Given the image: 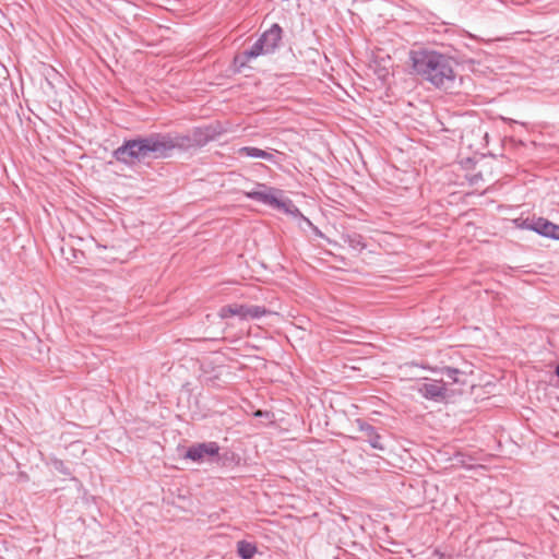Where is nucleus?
Listing matches in <instances>:
<instances>
[{
	"label": "nucleus",
	"mask_w": 559,
	"mask_h": 559,
	"mask_svg": "<svg viewBox=\"0 0 559 559\" xmlns=\"http://www.w3.org/2000/svg\"><path fill=\"white\" fill-rule=\"evenodd\" d=\"M356 425L358 429L366 435L367 441L371 448L380 451H383L385 449L384 444L381 441V436L377 432L376 428L372 425L362 419H356Z\"/></svg>",
	"instance_id": "nucleus-9"
},
{
	"label": "nucleus",
	"mask_w": 559,
	"mask_h": 559,
	"mask_svg": "<svg viewBox=\"0 0 559 559\" xmlns=\"http://www.w3.org/2000/svg\"><path fill=\"white\" fill-rule=\"evenodd\" d=\"M441 373L444 377H447L452 383H461V384L465 383V380L462 379V377L464 376V372L457 368L443 367L441 369Z\"/></svg>",
	"instance_id": "nucleus-15"
},
{
	"label": "nucleus",
	"mask_w": 559,
	"mask_h": 559,
	"mask_svg": "<svg viewBox=\"0 0 559 559\" xmlns=\"http://www.w3.org/2000/svg\"><path fill=\"white\" fill-rule=\"evenodd\" d=\"M267 53L269 52L265 50L263 46V41H261L260 38H258L249 49H246L240 55L235 57V62L240 67H243L251 59Z\"/></svg>",
	"instance_id": "nucleus-10"
},
{
	"label": "nucleus",
	"mask_w": 559,
	"mask_h": 559,
	"mask_svg": "<svg viewBox=\"0 0 559 559\" xmlns=\"http://www.w3.org/2000/svg\"><path fill=\"white\" fill-rule=\"evenodd\" d=\"M219 445L214 442L197 443L188 448L185 457L193 462H203L205 457L218 456Z\"/></svg>",
	"instance_id": "nucleus-6"
},
{
	"label": "nucleus",
	"mask_w": 559,
	"mask_h": 559,
	"mask_svg": "<svg viewBox=\"0 0 559 559\" xmlns=\"http://www.w3.org/2000/svg\"><path fill=\"white\" fill-rule=\"evenodd\" d=\"M245 195L250 200L282 211L294 218L300 219L304 215L290 199L283 198L282 190L267 187L264 183H257L255 189L245 192Z\"/></svg>",
	"instance_id": "nucleus-3"
},
{
	"label": "nucleus",
	"mask_w": 559,
	"mask_h": 559,
	"mask_svg": "<svg viewBox=\"0 0 559 559\" xmlns=\"http://www.w3.org/2000/svg\"><path fill=\"white\" fill-rule=\"evenodd\" d=\"M313 234L320 238H324V234L316 226L313 225V227H311Z\"/></svg>",
	"instance_id": "nucleus-19"
},
{
	"label": "nucleus",
	"mask_w": 559,
	"mask_h": 559,
	"mask_svg": "<svg viewBox=\"0 0 559 559\" xmlns=\"http://www.w3.org/2000/svg\"><path fill=\"white\" fill-rule=\"evenodd\" d=\"M447 386L442 380L425 379L417 386V392L429 401L441 402L447 397Z\"/></svg>",
	"instance_id": "nucleus-5"
},
{
	"label": "nucleus",
	"mask_w": 559,
	"mask_h": 559,
	"mask_svg": "<svg viewBox=\"0 0 559 559\" xmlns=\"http://www.w3.org/2000/svg\"><path fill=\"white\" fill-rule=\"evenodd\" d=\"M53 465H55V468L57 471H59L60 473H62L64 475H69L70 474L69 469L66 467V465H64V463L62 461L56 460L53 462Z\"/></svg>",
	"instance_id": "nucleus-17"
},
{
	"label": "nucleus",
	"mask_w": 559,
	"mask_h": 559,
	"mask_svg": "<svg viewBox=\"0 0 559 559\" xmlns=\"http://www.w3.org/2000/svg\"><path fill=\"white\" fill-rule=\"evenodd\" d=\"M221 319H228L231 317H238L241 320H246V305H227L223 306L218 311Z\"/></svg>",
	"instance_id": "nucleus-12"
},
{
	"label": "nucleus",
	"mask_w": 559,
	"mask_h": 559,
	"mask_svg": "<svg viewBox=\"0 0 559 559\" xmlns=\"http://www.w3.org/2000/svg\"><path fill=\"white\" fill-rule=\"evenodd\" d=\"M302 224H305V226H308L309 228L313 227L312 222L308 217H306L305 215H302V217L299 219V227L301 229H305Z\"/></svg>",
	"instance_id": "nucleus-18"
},
{
	"label": "nucleus",
	"mask_w": 559,
	"mask_h": 559,
	"mask_svg": "<svg viewBox=\"0 0 559 559\" xmlns=\"http://www.w3.org/2000/svg\"><path fill=\"white\" fill-rule=\"evenodd\" d=\"M174 150L171 133H151L124 140L122 145L114 151V157L127 166H134L147 159L168 158Z\"/></svg>",
	"instance_id": "nucleus-1"
},
{
	"label": "nucleus",
	"mask_w": 559,
	"mask_h": 559,
	"mask_svg": "<svg viewBox=\"0 0 559 559\" xmlns=\"http://www.w3.org/2000/svg\"><path fill=\"white\" fill-rule=\"evenodd\" d=\"M238 153L240 156H246V157H251V158H260V159H265L271 163H275V156L272 153L261 150L259 147L243 146V147L239 148Z\"/></svg>",
	"instance_id": "nucleus-11"
},
{
	"label": "nucleus",
	"mask_w": 559,
	"mask_h": 559,
	"mask_svg": "<svg viewBox=\"0 0 559 559\" xmlns=\"http://www.w3.org/2000/svg\"><path fill=\"white\" fill-rule=\"evenodd\" d=\"M270 311L262 306H246V320L248 319H260L266 314H269Z\"/></svg>",
	"instance_id": "nucleus-16"
},
{
	"label": "nucleus",
	"mask_w": 559,
	"mask_h": 559,
	"mask_svg": "<svg viewBox=\"0 0 559 559\" xmlns=\"http://www.w3.org/2000/svg\"><path fill=\"white\" fill-rule=\"evenodd\" d=\"M221 134L218 127L204 126L193 128L188 134L171 133L175 150L187 151L192 147H201L215 140Z\"/></svg>",
	"instance_id": "nucleus-4"
},
{
	"label": "nucleus",
	"mask_w": 559,
	"mask_h": 559,
	"mask_svg": "<svg viewBox=\"0 0 559 559\" xmlns=\"http://www.w3.org/2000/svg\"><path fill=\"white\" fill-rule=\"evenodd\" d=\"M525 227L540 236L559 240V225L544 217L533 218L530 223L525 222Z\"/></svg>",
	"instance_id": "nucleus-7"
},
{
	"label": "nucleus",
	"mask_w": 559,
	"mask_h": 559,
	"mask_svg": "<svg viewBox=\"0 0 559 559\" xmlns=\"http://www.w3.org/2000/svg\"><path fill=\"white\" fill-rule=\"evenodd\" d=\"M282 33V27L275 23L259 37L269 53H273L278 48Z\"/></svg>",
	"instance_id": "nucleus-8"
},
{
	"label": "nucleus",
	"mask_w": 559,
	"mask_h": 559,
	"mask_svg": "<svg viewBox=\"0 0 559 559\" xmlns=\"http://www.w3.org/2000/svg\"><path fill=\"white\" fill-rule=\"evenodd\" d=\"M343 240L347 243L353 250L357 252H361L366 248V243L364 242V237L359 234H347L343 236Z\"/></svg>",
	"instance_id": "nucleus-14"
},
{
	"label": "nucleus",
	"mask_w": 559,
	"mask_h": 559,
	"mask_svg": "<svg viewBox=\"0 0 559 559\" xmlns=\"http://www.w3.org/2000/svg\"><path fill=\"white\" fill-rule=\"evenodd\" d=\"M556 374L559 378V365L556 367Z\"/></svg>",
	"instance_id": "nucleus-20"
},
{
	"label": "nucleus",
	"mask_w": 559,
	"mask_h": 559,
	"mask_svg": "<svg viewBox=\"0 0 559 559\" xmlns=\"http://www.w3.org/2000/svg\"><path fill=\"white\" fill-rule=\"evenodd\" d=\"M412 69L423 80L438 88L452 87L455 74L448 56L435 50L419 49L411 52Z\"/></svg>",
	"instance_id": "nucleus-2"
},
{
	"label": "nucleus",
	"mask_w": 559,
	"mask_h": 559,
	"mask_svg": "<svg viewBox=\"0 0 559 559\" xmlns=\"http://www.w3.org/2000/svg\"><path fill=\"white\" fill-rule=\"evenodd\" d=\"M257 551V546L253 543L245 539L237 543V554L241 559H251Z\"/></svg>",
	"instance_id": "nucleus-13"
}]
</instances>
